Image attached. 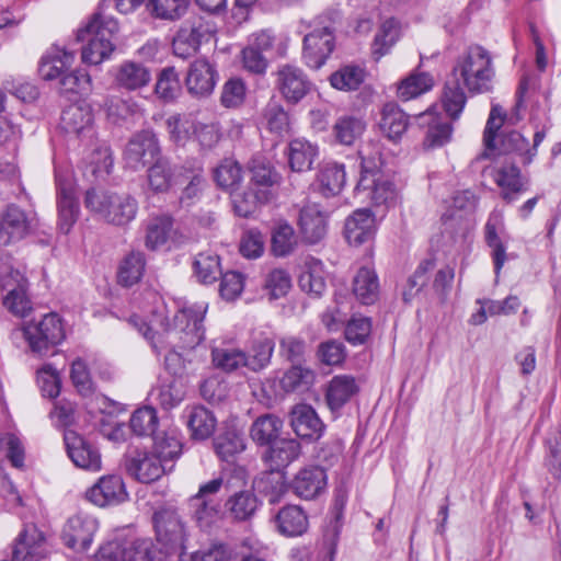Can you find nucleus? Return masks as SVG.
I'll return each mask as SVG.
<instances>
[{
  "label": "nucleus",
  "mask_w": 561,
  "mask_h": 561,
  "mask_svg": "<svg viewBox=\"0 0 561 561\" xmlns=\"http://www.w3.org/2000/svg\"><path fill=\"white\" fill-rule=\"evenodd\" d=\"M358 391L353 376L337 375L328 383L325 400L331 411L340 410Z\"/></svg>",
  "instance_id": "nucleus-28"
},
{
  "label": "nucleus",
  "mask_w": 561,
  "mask_h": 561,
  "mask_svg": "<svg viewBox=\"0 0 561 561\" xmlns=\"http://www.w3.org/2000/svg\"><path fill=\"white\" fill-rule=\"evenodd\" d=\"M79 205L71 190L62 187L58 199V225L64 233H68L77 221Z\"/></svg>",
  "instance_id": "nucleus-52"
},
{
  "label": "nucleus",
  "mask_w": 561,
  "mask_h": 561,
  "mask_svg": "<svg viewBox=\"0 0 561 561\" xmlns=\"http://www.w3.org/2000/svg\"><path fill=\"white\" fill-rule=\"evenodd\" d=\"M335 48V36L328 27L316 28L304 38L302 58L312 69H320Z\"/></svg>",
  "instance_id": "nucleus-10"
},
{
  "label": "nucleus",
  "mask_w": 561,
  "mask_h": 561,
  "mask_svg": "<svg viewBox=\"0 0 561 561\" xmlns=\"http://www.w3.org/2000/svg\"><path fill=\"white\" fill-rule=\"evenodd\" d=\"M415 121L420 127H426V136L424 138V147L436 148L442 147L449 141L451 136V126L444 121L436 112V107H428L426 111L415 116Z\"/></svg>",
  "instance_id": "nucleus-20"
},
{
  "label": "nucleus",
  "mask_w": 561,
  "mask_h": 561,
  "mask_svg": "<svg viewBox=\"0 0 561 561\" xmlns=\"http://www.w3.org/2000/svg\"><path fill=\"white\" fill-rule=\"evenodd\" d=\"M128 493L121 476L110 474L98 480L87 491V497L93 504L104 507L107 505H116L126 501Z\"/></svg>",
  "instance_id": "nucleus-15"
},
{
  "label": "nucleus",
  "mask_w": 561,
  "mask_h": 561,
  "mask_svg": "<svg viewBox=\"0 0 561 561\" xmlns=\"http://www.w3.org/2000/svg\"><path fill=\"white\" fill-rule=\"evenodd\" d=\"M494 182L502 188L501 196L506 203H513L516 194L526 191L528 184L517 165L510 163L503 164L494 173Z\"/></svg>",
  "instance_id": "nucleus-25"
},
{
  "label": "nucleus",
  "mask_w": 561,
  "mask_h": 561,
  "mask_svg": "<svg viewBox=\"0 0 561 561\" xmlns=\"http://www.w3.org/2000/svg\"><path fill=\"white\" fill-rule=\"evenodd\" d=\"M277 85L288 102L297 103L311 91V85L301 69L284 65L277 71Z\"/></svg>",
  "instance_id": "nucleus-19"
},
{
  "label": "nucleus",
  "mask_w": 561,
  "mask_h": 561,
  "mask_svg": "<svg viewBox=\"0 0 561 561\" xmlns=\"http://www.w3.org/2000/svg\"><path fill=\"white\" fill-rule=\"evenodd\" d=\"M214 179L221 188H233L239 185L242 180V168L237 161L225 159L214 170Z\"/></svg>",
  "instance_id": "nucleus-62"
},
{
  "label": "nucleus",
  "mask_w": 561,
  "mask_h": 561,
  "mask_svg": "<svg viewBox=\"0 0 561 561\" xmlns=\"http://www.w3.org/2000/svg\"><path fill=\"white\" fill-rule=\"evenodd\" d=\"M158 425L157 412L151 407L137 409L130 417L129 426L137 436L153 435Z\"/></svg>",
  "instance_id": "nucleus-60"
},
{
  "label": "nucleus",
  "mask_w": 561,
  "mask_h": 561,
  "mask_svg": "<svg viewBox=\"0 0 561 561\" xmlns=\"http://www.w3.org/2000/svg\"><path fill=\"white\" fill-rule=\"evenodd\" d=\"M278 531L286 537H297L305 534L309 522L305 511L298 505H287L275 516Z\"/></svg>",
  "instance_id": "nucleus-27"
},
{
  "label": "nucleus",
  "mask_w": 561,
  "mask_h": 561,
  "mask_svg": "<svg viewBox=\"0 0 561 561\" xmlns=\"http://www.w3.org/2000/svg\"><path fill=\"white\" fill-rule=\"evenodd\" d=\"M22 330L30 351L38 356L47 355L66 339L64 321L55 312L25 323Z\"/></svg>",
  "instance_id": "nucleus-6"
},
{
  "label": "nucleus",
  "mask_w": 561,
  "mask_h": 561,
  "mask_svg": "<svg viewBox=\"0 0 561 561\" xmlns=\"http://www.w3.org/2000/svg\"><path fill=\"white\" fill-rule=\"evenodd\" d=\"M272 198V192L267 188L248 187L242 193L232 196L234 213L248 218L256 213V210Z\"/></svg>",
  "instance_id": "nucleus-31"
},
{
  "label": "nucleus",
  "mask_w": 561,
  "mask_h": 561,
  "mask_svg": "<svg viewBox=\"0 0 561 561\" xmlns=\"http://www.w3.org/2000/svg\"><path fill=\"white\" fill-rule=\"evenodd\" d=\"M287 156L291 171L306 172L311 170L318 148L305 139H294L288 146Z\"/></svg>",
  "instance_id": "nucleus-37"
},
{
  "label": "nucleus",
  "mask_w": 561,
  "mask_h": 561,
  "mask_svg": "<svg viewBox=\"0 0 561 561\" xmlns=\"http://www.w3.org/2000/svg\"><path fill=\"white\" fill-rule=\"evenodd\" d=\"M161 158V148L157 136L151 130L135 134L124 150V162L127 168L139 171Z\"/></svg>",
  "instance_id": "nucleus-9"
},
{
  "label": "nucleus",
  "mask_w": 561,
  "mask_h": 561,
  "mask_svg": "<svg viewBox=\"0 0 561 561\" xmlns=\"http://www.w3.org/2000/svg\"><path fill=\"white\" fill-rule=\"evenodd\" d=\"M115 79L119 87L127 90H137L150 82L151 75L141 64L125 61L118 67Z\"/></svg>",
  "instance_id": "nucleus-40"
},
{
  "label": "nucleus",
  "mask_w": 561,
  "mask_h": 561,
  "mask_svg": "<svg viewBox=\"0 0 561 561\" xmlns=\"http://www.w3.org/2000/svg\"><path fill=\"white\" fill-rule=\"evenodd\" d=\"M146 257L140 251L129 252L118 266L117 279L124 287L137 284L144 276Z\"/></svg>",
  "instance_id": "nucleus-42"
},
{
  "label": "nucleus",
  "mask_w": 561,
  "mask_h": 561,
  "mask_svg": "<svg viewBox=\"0 0 561 561\" xmlns=\"http://www.w3.org/2000/svg\"><path fill=\"white\" fill-rule=\"evenodd\" d=\"M301 445L295 438H277L263 455L264 462L272 471H280L298 459Z\"/></svg>",
  "instance_id": "nucleus-21"
},
{
  "label": "nucleus",
  "mask_w": 561,
  "mask_h": 561,
  "mask_svg": "<svg viewBox=\"0 0 561 561\" xmlns=\"http://www.w3.org/2000/svg\"><path fill=\"white\" fill-rule=\"evenodd\" d=\"M434 87V79L428 72H412L397 84V96L402 102L411 101Z\"/></svg>",
  "instance_id": "nucleus-39"
},
{
  "label": "nucleus",
  "mask_w": 561,
  "mask_h": 561,
  "mask_svg": "<svg viewBox=\"0 0 561 561\" xmlns=\"http://www.w3.org/2000/svg\"><path fill=\"white\" fill-rule=\"evenodd\" d=\"M454 72H459L465 87L471 94L488 93L492 90L495 70L490 53L482 46L469 47L459 58Z\"/></svg>",
  "instance_id": "nucleus-5"
},
{
  "label": "nucleus",
  "mask_w": 561,
  "mask_h": 561,
  "mask_svg": "<svg viewBox=\"0 0 561 561\" xmlns=\"http://www.w3.org/2000/svg\"><path fill=\"white\" fill-rule=\"evenodd\" d=\"M435 267L433 259L423 260L414 273L408 278L402 291V299L409 304L422 290L428 280V273Z\"/></svg>",
  "instance_id": "nucleus-56"
},
{
  "label": "nucleus",
  "mask_w": 561,
  "mask_h": 561,
  "mask_svg": "<svg viewBox=\"0 0 561 561\" xmlns=\"http://www.w3.org/2000/svg\"><path fill=\"white\" fill-rule=\"evenodd\" d=\"M318 180L322 195L329 197L339 194L346 181L344 165L335 162L325 163L319 172Z\"/></svg>",
  "instance_id": "nucleus-47"
},
{
  "label": "nucleus",
  "mask_w": 561,
  "mask_h": 561,
  "mask_svg": "<svg viewBox=\"0 0 561 561\" xmlns=\"http://www.w3.org/2000/svg\"><path fill=\"white\" fill-rule=\"evenodd\" d=\"M274 341L264 334L252 339L249 354H247V368L252 371L264 369L270 363L274 352Z\"/></svg>",
  "instance_id": "nucleus-43"
},
{
  "label": "nucleus",
  "mask_w": 561,
  "mask_h": 561,
  "mask_svg": "<svg viewBox=\"0 0 561 561\" xmlns=\"http://www.w3.org/2000/svg\"><path fill=\"white\" fill-rule=\"evenodd\" d=\"M194 271L199 282H216L222 273L219 256L211 252L199 253L194 261Z\"/></svg>",
  "instance_id": "nucleus-55"
},
{
  "label": "nucleus",
  "mask_w": 561,
  "mask_h": 561,
  "mask_svg": "<svg viewBox=\"0 0 561 561\" xmlns=\"http://www.w3.org/2000/svg\"><path fill=\"white\" fill-rule=\"evenodd\" d=\"M147 181L153 193H167L174 182V170L169 160L157 159L147 170Z\"/></svg>",
  "instance_id": "nucleus-45"
},
{
  "label": "nucleus",
  "mask_w": 561,
  "mask_h": 561,
  "mask_svg": "<svg viewBox=\"0 0 561 561\" xmlns=\"http://www.w3.org/2000/svg\"><path fill=\"white\" fill-rule=\"evenodd\" d=\"M67 454L78 468L98 471L101 469V455L91 443L85 440L77 432L67 430L64 434Z\"/></svg>",
  "instance_id": "nucleus-13"
},
{
  "label": "nucleus",
  "mask_w": 561,
  "mask_h": 561,
  "mask_svg": "<svg viewBox=\"0 0 561 561\" xmlns=\"http://www.w3.org/2000/svg\"><path fill=\"white\" fill-rule=\"evenodd\" d=\"M152 523L157 540L168 550H183L187 540L185 522L179 510L171 504H163L156 508Z\"/></svg>",
  "instance_id": "nucleus-7"
},
{
  "label": "nucleus",
  "mask_w": 561,
  "mask_h": 561,
  "mask_svg": "<svg viewBox=\"0 0 561 561\" xmlns=\"http://www.w3.org/2000/svg\"><path fill=\"white\" fill-rule=\"evenodd\" d=\"M211 26L202 16H193L185 21L176 33V46L187 43L191 49H198L203 42L211 37Z\"/></svg>",
  "instance_id": "nucleus-30"
},
{
  "label": "nucleus",
  "mask_w": 561,
  "mask_h": 561,
  "mask_svg": "<svg viewBox=\"0 0 561 561\" xmlns=\"http://www.w3.org/2000/svg\"><path fill=\"white\" fill-rule=\"evenodd\" d=\"M85 208L99 219L123 227L136 218L137 201L127 193L90 188L84 196Z\"/></svg>",
  "instance_id": "nucleus-3"
},
{
  "label": "nucleus",
  "mask_w": 561,
  "mask_h": 561,
  "mask_svg": "<svg viewBox=\"0 0 561 561\" xmlns=\"http://www.w3.org/2000/svg\"><path fill=\"white\" fill-rule=\"evenodd\" d=\"M298 224L309 243H317L327 234V217L317 204H307L300 209Z\"/></svg>",
  "instance_id": "nucleus-23"
},
{
  "label": "nucleus",
  "mask_w": 561,
  "mask_h": 561,
  "mask_svg": "<svg viewBox=\"0 0 561 561\" xmlns=\"http://www.w3.org/2000/svg\"><path fill=\"white\" fill-rule=\"evenodd\" d=\"M408 123L409 117L401 107H383L379 126L389 139L397 140L407 130Z\"/></svg>",
  "instance_id": "nucleus-51"
},
{
  "label": "nucleus",
  "mask_w": 561,
  "mask_h": 561,
  "mask_svg": "<svg viewBox=\"0 0 561 561\" xmlns=\"http://www.w3.org/2000/svg\"><path fill=\"white\" fill-rule=\"evenodd\" d=\"M127 472L141 483H151L160 479L167 471L162 462L151 451L134 450L126 457Z\"/></svg>",
  "instance_id": "nucleus-12"
},
{
  "label": "nucleus",
  "mask_w": 561,
  "mask_h": 561,
  "mask_svg": "<svg viewBox=\"0 0 561 561\" xmlns=\"http://www.w3.org/2000/svg\"><path fill=\"white\" fill-rule=\"evenodd\" d=\"M245 484V469L236 467L229 472H222L198 489V492L188 499L187 505L192 519L201 529L209 528L218 518L219 504L214 496L221 488L232 490Z\"/></svg>",
  "instance_id": "nucleus-2"
},
{
  "label": "nucleus",
  "mask_w": 561,
  "mask_h": 561,
  "mask_svg": "<svg viewBox=\"0 0 561 561\" xmlns=\"http://www.w3.org/2000/svg\"><path fill=\"white\" fill-rule=\"evenodd\" d=\"M376 232L375 215L368 208L356 209L345 220L344 233L352 245L370 241Z\"/></svg>",
  "instance_id": "nucleus-18"
},
{
  "label": "nucleus",
  "mask_w": 561,
  "mask_h": 561,
  "mask_svg": "<svg viewBox=\"0 0 561 561\" xmlns=\"http://www.w3.org/2000/svg\"><path fill=\"white\" fill-rule=\"evenodd\" d=\"M353 293L363 305H373L379 295V280L373 267L363 266L353 282Z\"/></svg>",
  "instance_id": "nucleus-33"
},
{
  "label": "nucleus",
  "mask_w": 561,
  "mask_h": 561,
  "mask_svg": "<svg viewBox=\"0 0 561 561\" xmlns=\"http://www.w3.org/2000/svg\"><path fill=\"white\" fill-rule=\"evenodd\" d=\"M173 231V218L169 215H161L153 218L146 232L145 245L151 251H156L164 245Z\"/></svg>",
  "instance_id": "nucleus-49"
},
{
  "label": "nucleus",
  "mask_w": 561,
  "mask_h": 561,
  "mask_svg": "<svg viewBox=\"0 0 561 561\" xmlns=\"http://www.w3.org/2000/svg\"><path fill=\"white\" fill-rule=\"evenodd\" d=\"M255 486L260 493L268 497L270 503H277L286 491L284 476L280 471H272L271 469L255 481Z\"/></svg>",
  "instance_id": "nucleus-58"
},
{
  "label": "nucleus",
  "mask_w": 561,
  "mask_h": 561,
  "mask_svg": "<svg viewBox=\"0 0 561 561\" xmlns=\"http://www.w3.org/2000/svg\"><path fill=\"white\" fill-rule=\"evenodd\" d=\"M290 426L298 437L310 440L319 439L324 431V424L314 409L305 403L291 409Z\"/></svg>",
  "instance_id": "nucleus-17"
},
{
  "label": "nucleus",
  "mask_w": 561,
  "mask_h": 561,
  "mask_svg": "<svg viewBox=\"0 0 561 561\" xmlns=\"http://www.w3.org/2000/svg\"><path fill=\"white\" fill-rule=\"evenodd\" d=\"M325 276L323 263L318 259L308 257L298 279L299 287L313 297H320L327 288Z\"/></svg>",
  "instance_id": "nucleus-29"
},
{
  "label": "nucleus",
  "mask_w": 561,
  "mask_h": 561,
  "mask_svg": "<svg viewBox=\"0 0 561 561\" xmlns=\"http://www.w3.org/2000/svg\"><path fill=\"white\" fill-rule=\"evenodd\" d=\"M92 107H65L60 119L62 127L68 133H81L92 123Z\"/></svg>",
  "instance_id": "nucleus-59"
},
{
  "label": "nucleus",
  "mask_w": 561,
  "mask_h": 561,
  "mask_svg": "<svg viewBox=\"0 0 561 561\" xmlns=\"http://www.w3.org/2000/svg\"><path fill=\"white\" fill-rule=\"evenodd\" d=\"M365 128L364 118L358 114H351L339 117L333 130L335 139L340 144L351 146L363 135Z\"/></svg>",
  "instance_id": "nucleus-46"
},
{
  "label": "nucleus",
  "mask_w": 561,
  "mask_h": 561,
  "mask_svg": "<svg viewBox=\"0 0 561 561\" xmlns=\"http://www.w3.org/2000/svg\"><path fill=\"white\" fill-rule=\"evenodd\" d=\"M518 111L512 110L508 114L506 107H492L483 133V144L486 149H495V139L504 125H515L519 122Z\"/></svg>",
  "instance_id": "nucleus-36"
},
{
  "label": "nucleus",
  "mask_w": 561,
  "mask_h": 561,
  "mask_svg": "<svg viewBox=\"0 0 561 561\" xmlns=\"http://www.w3.org/2000/svg\"><path fill=\"white\" fill-rule=\"evenodd\" d=\"M191 0H149L148 9L156 18L178 20L187 10Z\"/></svg>",
  "instance_id": "nucleus-61"
},
{
  "label": "nucleus",
  "mask_w": 561,
  "mask_h": 561,
  "mask_svg": "<svg viewBox=\"0 0 561 561\" xmlns=\"http://www.w3.org/2000/svg\"><path fill=\"white\" fill-rule=\"evenodd\" d=\"M127 561H167V556L150 539H138L128 548Z\"/></svg>",
  "instance_id": "nucleus-64"
},
{
  "label": "nucleus",
  "mask_w": 561,
  "mask_h": 561,
  "mask_svg": "<svg viewBox=\"0 0 561 561\" xmlns=\"http://www.w3.org/2000/svg\"><path fill=\"white\" fill-rule=\"evenodd\" d=\"M98 527L99 523L95 517L79 513L70 517L64 526L62 541L71 549L84 551L91 546Z\"/></svg>",
  "instance_id": "nucleus-11"
},
{
  "label": "nucleus",
  "mask_w": 561,
  "mask_h": 561,
  "mask_svg": "<svg viewBox=\"0 0 561 561\" xmlns=\"http://www.w3.org/2000/svg\"><path fill=\"white\" fill-rule=\"evenodd\" d=\"M215 451L224 461L232 460L245 450L243 434L236 427H228L214 439Z\"/></svg>",
  "instance_id": "nucleus-38"
},
{
  "label": "nucleus",
  "mask_w": 561,
  "mask_h": 561,
  "mask_svg": "<svg viewBox=\"0 0 561 561\" xmlns=\"http://www.w3.org/2000/svg\"><path fill=\"white\" fill-rule=\"evenodd\" d=\"M314 381V373L300 364H294L280 379V387L286 392L309 388Z\"/></svg>",
  "instance_id": "nucleus-53"
},
{
  "label": "nucleus",
  "mask_w": 561,
  "mask_h": 561,
  "mask_svg": "<svg viewBox=\"0 0 561 561\" xmlns=\"http://www.w3.org/2000/svg\"><path fill=\"white\" fill-rule=\"evenodd\" d=\"M297 245L294 228L287 222L278 224L272 232V252L275 256L289 255Z\"/></svg>",
  "instance_id": "nucleus-54"
},
{
  "label": "nucleus",
  "mask_w": 561,
  "mask_h": 561,
  "mask_svg": "<svg viewBox=\"0 0 561 561\" xmlns=\"http://www.w3.org/2000/svg\"><path fill=\"white\" fill-rule=\"evenodd\" d=\"M187 90L191 94L204 96L211 93L215 87V70L206 59H196L191 64L186 77Z\"/></svg>",
  "instance_id": "nucleus-26"
},
{
  "label": "nucleus",
  "mask_w": 561,
  "mask_h": 561,
  "mask_svg": "<svg viewBox=\"0 0 561 561\" xmlns=\"http://www.w3.org/2000/svg\"><path fill=\"white\" fill-rule=\"evenodd\" d=\"M182 92L179 76L173 67H167L160 71L154 85L157 100L163 103L175 102Z\"/></svg>",
  "instance_id": "nucleus-48"
},
{
  "label": "nucleus",
  "mask_w": 561,
  "mask_h": 561,
  "mask_svg": "<svg viewBox=\"0 0 561 561\" xmlns=\"http://www.w3.org/2000/svg\"><path fill=\"white\" fill-rule=\"evenodd\" d=\"M186 424L195 439H206L215 431L216 419L204 407H193L186 411Z\"/></svg>",
  "instance_id": "nucleus-44"
},
{
  "label": "nucleus",
  "mask_w": 561,
  "mask_h": 561,
  "mask_svg": "<svg viewBox=\"0 0 561 561\" xmlns=\"http://www.w3.org/2000/svg\"><path fill=\"white\" fill-rule=\"evenodd\" d=\"M206 312L207 304L205 302L185 305L174 314L172 329H170L167 318L157 311L152 313L149 322L137 314L130 316L128 322L151 343L154 350H157L154 330L160 327L164 331L170 330L171 335L179 341L181 347L190 351L201 344L205 337L203 321Z\"/></svg>",
  "instance_id": "nucleus-1"
},
{
  "label": "nucleus",
  "mask_w": 561,
  "mask_h": 561,
  "mask_svg": "<svg viewBox=\"0 0 561 561\" xmlns=\"http://www.w3.org/2000/svg\"><path fill=\"white\" fill-rule=\"evenodd\" d=\"M374 183L362 186L360 181L356 185V193L364 194L365 198L370 199L375 206L391 207L398 201V191L396 185L381 172L378 175L371 176Z\"/></svg>",
  "instance_id": "nucleus-24"
},
{
  "label": "nucleus",
  "mask_w": 561,
  "mask_h": 561,
  "mask_svg": "<svg viewBox=\"0 0 561 561\" xmlns=\"http://www.w3.org/2000/svg\"><path fill=\"white\" fill-rule=\"evenodd\" d=\"M360 157V185L365 186L374 183L373 178L381 172V150L377 142L369 141L358 151Z\"/></svg>",
  "instance_id": "nucleus-41"
},
{
  "label": "nucleus",
  "mask_w": 561,
  "mask_h": 561,
  "mask_svg": "<svg viewBox=\"0 0 561 561\" xmlns=\"http://www.w3.org/2000/svg\"><path fill=\"white\" fill-rule=\"evenodd\" d=\"M31 226L26 213L11 204L0 213V244L9 245L24 239Z\"/></svg>",
  "instance_id": "nucleus-14"
},
{
  "label": "nucleus",
  "mask_w": 561,
  "mask_h": 561,
  "mask_svg": "<svg viewBox=\"0 0 561 561\" xmlns=\"http://www.w3.org/2000/svg\"><path fill=\"white\" fill-rule=\"evenodd\" d=\"M73 54L57 46L51 47L41 59L38 72L44 80H54L64 73L73 61Z\"/></svg>",
  "instance_id": "nucleus-35"
},
{
  "label": "nucleus",
  "mask_w": 561,
  "mask_h": 561,
  "mask_svg": "<svg viewBox=\"0 0 561 561\" xmlns=\"http://www.w3.org/2000/svg\"><path fill=\"white\" fill-rule=\"evenodd\" d=\"M327 473L319 466L301 468L289 483L293 493L302 500H313L324 492Z\"/></svg>",
  "instance_id": "nucleus-16"
},
{
  "label": "nucleus",
  "mask_w": 561,
  "mask_h": 561,
  "mask_svg": "<svg viewBox=\"0 0 561 561\" xmlns=\"http://www.w3.org/2000/svg\"><path fill=\"white\" fill-rule=\"evenodd\" d=\"M248 477L245 476V484L240 488L228 490L233 494L227 501V507L234 519L247 520L251 518L257 508V499L250 490H243L247 485Z\"/></svg>",
  "instance_id": "nucleus-32"
},
{
  "label": "nucleus",
  "mask_w": 561,
  "mask_h": 561,
  "mask_svg": "<svg viewBox=\"0 0 561 561\" xmlns=\"http://www.w3.org/2000/svg\"><path fill=\"white\" fill-rule=\"evenodd\" d=\"M117 32L118 23L114 18L95 13L77 34L79 42H88L82 47V60L90 65H99L108 58L114 50L113 38Z\"/></svg>",
  "instance_id": "nucleus-4"
},
{
  "label": "nucleus",
  "mask_w": 561,
  "mask_h": 561,
  "mask_svg": "<svg viewBox=\"0 0 561 561\" xmlns=\"http://www.w3.org/2000/svg\"><path fill=\"white\" fill-rule=\"evenodd\" d=\"M283 428V421L274 414L259 416L250 427V437L259 446H270Z\"/></svg>",
  "instance_id": "nucleus-34"
},
{
  "label": "nucleus",
  "mask_w": 561,
  "mask_h": 561,
  "mask_svg": "<svg viewBox=\"0 0 561 561\" xmlns=\"http://www.w3.org/2000/svg\"><path fill=\"white\" fill-rule=\"evenodd\" d=\"M364 80L365 71L357 66H345L330 78L331 85L339 90H355Z\"/></svg>",
  "instance_id": "nucleus-63"
},
{
  "label": "nucleus",
  "mask_w": 561,
  "mask_h": 561,
  "mask_svg": "<svg viewBox=\"0 0 561 561\" xmlns=\"http://www.w3.org/2000/svg\"><path fill=\"white\" fill-rule=\"evenodd\" d=\"M503 227L504 222L502 214L497 211L491 213L484 226V239L488 247L491 249V256L494 263V273L496 277L500 276L502 267L507 260L506 247L499 236V231L502 230Z\"/></svg>",
  "instance_id": "nucleus-22"
},
{
  "label": "nucleus",
  "mask_w": 561,
  "mask_h": 561,
  "mask_svg": "<svg viewBox=\"0 0 561 561\" xmlns=\"http://www.w3.org/2000/svg\"><path fill=\"white\" fill-rule=\"evenodd\" d=\"M0 286L4 307L18 317H25L32 310L27 295L28 282L24 273L8 264L0 266Z\"/></svg>",
  "instance_id": "nucleus-8"
},
{
  "label": "nucleus",
  "mask_w": 561,
  "mask_h": 561,
  "mask_svg": "<svg viewBox=\"0 0 561 561\" xmlns=\"http://www.w3.org/2000/svg\"><path fill=\"white\" fill-rule=\"evenodd\" d=\"M211 363L217 369L232 373L241 367H247V353L234 347H214Z\"/></svg>",
  "instance_id": "nucleus-50"
},
{
  "label": "nucleus",
  "mask_w": 561,
  "mask_h": 561,
  "mask_svg": "<svg viewBox=\"0 0 561 561\" xmlns=\"http://www.w3.org/2000/svg\"><path fill=\"white\" fill-rule=\"evenodd\" d=\"M165 467L168 462L179 458L182 453V444L174 434H157L153 437L152 451Z\"/></svg>",
  "instance_id": "nucleus-57"
}]
</instances>
